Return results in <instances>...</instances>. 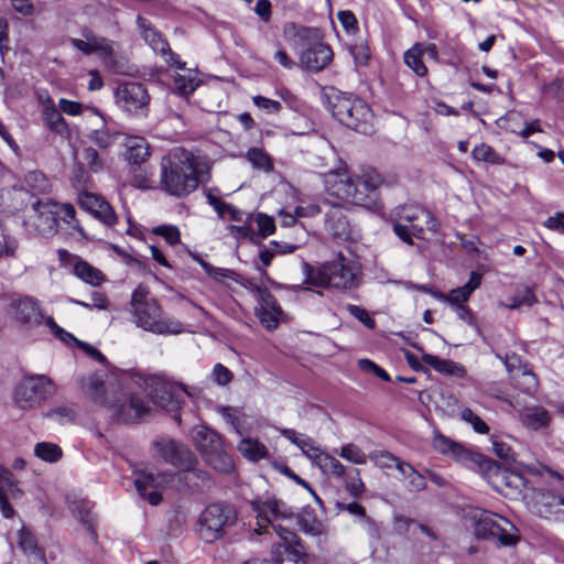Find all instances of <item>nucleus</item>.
<instances>
[{
  "label": "nucleus",
  "mask_w": 564,
  "mask_h": 564,
  "mask_svg": "<svg viewBox=\"0 0 564 564\" xmlns=\"http://www.w3.org/2000/svg\"><path fill=\"white\" fill-rule=\"evenodd\" d=\"M210 163L206 156L183 147L171 149L160 162V188L165 194L185 198L200 183L209 180Z\"/></svg>",
  "instance_id": "obj_1"
},
{
  "label": "nucleus",
  "mask_w": 564,
  "mask_h": 564,
  "mask_svg": "<svg viewBox=\"0 0 564 564\" xmlns=\"http://www.w3.org/2000/svg\"><path fill=\"white\" fill-rule=\"evenodd\" d=\"M80 389L94 403L113 409L112 415L123 423H133L150 411L142 398L126 395L121 383L113 377L104 379L99 373L89 375L80 379Z\"/></svg>",
  "instance_id": "obj_2"
},
{
  "label": "nucleus",
  "mask_w": 564,
  "mask_h": 564,
  "mask_svg": "<svg viewBox=\"0 0 564 564\" xmlns=\"http://www.w3.org/2000/svg\"><path fill=\"white\" fill-rule=\"evenodd\" d=\"M283 36L293 48L302 47L300 66L307 72L319 73L334 59L332 47L323 41L316 28L289 22L283 26Z\"/></svg>",
  "instance_id": "obj_3"
},
{
  "label": "nucleus",
  "mask_w": 564,
  "mask_h": 564,
  "mask_svg": "<svg viewBox=\"0 0 564 564\" xmlns=\"http://www.w3.org/2000/svg\"><path fill=\"white\" fill-rule=\"evenodd\" d=\"M131 313L138 327L156 335H178L184 325L177 318L164 314L149 288L139 284L131 295Z\"/></svg>",
  "instance_id": "obj_4"
},
{
  "label": "nucleus",
  "mask_w": 564,
  "mask_h": 564,
  "mask_svg": "<svg viewBox=\"0 0 564 564\" xmlns=\"http://www.w3.org/2000/svg\"><path fill=\"white\" fill-rule=\"evenodd\" d=\"M31 212L32 214L24 221L30 232L45 238L53 237L58 231V221L61 220L85 237L72 204H61L51 198L36 199L31 205Z\"/></svg>",
  "instance_id": "obj_5"
},
{
  "label": "nucleus",
  "mask_w": 564,
  "mask_h": 564,
  "mask_svg": "<svg viewBox=\"0 0 564 564\" xmlns=\"http://www.w3.org/2000/svg\"><path fill=\"white\" fill-rule=\"evenodd\" d=\"M536 474L545 479L549 487L532 491L528 501L530 511L547 521L564 523V477L546 466Z\"/></svg>",
  "instance_id": "obj_6"
},
{
  "label": "nucleus",
  "mask_w": 564,
  "mask_h": 564,
  "mask_svg": "<svg viewBox=\"0 0 564 564\" xmlns=\"http://www.w3.org/2000/svg\"><path fill=\"white\" fill-rule=\"evenodd\" d=\"M332 111L333 116L349 129L362 134H370L373 130L372 111L360 98L351 95L336 96Z\"/></svg>",
  "instance_id": "obj_7"
},
{
  "label": "nucleus",
  "mask_w": 564,
  "mask_h": 564,
  "mask_svg": "<svg viewBox=\"0 0 564 564\" xmlns=\"http://www.w3.org/2000/svg\"><path fill=\"white\" fill-rule=\"evenodd\" d=\"M306 282L323 288L349 289L355 284L356 275L352 269L346 263L341 253L337 259L326 262L317 268L304 263Z\"/></svg>",
  "instance_id": "obj_8"
},
{
  "label": "nucleus",
  "mask_w": 564,
  "mask_h": 564,
  "mask_svg": "<svg viewBox=\"0 0 564 564\" xmlns=\"http://www.w3.org/2000/svg\"><path fill=\"white\" fill-rule=\"evenodd\" d=\"M238 514L231 505L212 503L198 518L197 532L202 540L212 543L220 539L226 529L235 525Z\"/></svg>",
  "instance_id": "obj_9"
},
{
  "label": "nucleus",
  "mask_w": 564,
  "mask_h": 564,
  "mask_svg": "<svg viewBox=\"0 0 564 564\" xmlns=\"http://www.w3.org/2000/svg\"><path fill=\"white\" fill-rule=\"evenodd\" d=\"M433 446L440 453L451 455L469 469L478 471L485 477L498 475L500 470V466L495 460L487 458L482 454L470 452L442 434L434 436Z\"/></svg>",
  "instance_id": "obj_10"
},
{
  "label": "nucleus",
  "mask_w": 564,
  "mask_h": 564,
  "mask_svg": "<svg viewBox=\"0 0 564 564\" xmlns=\"http://www.w3.org/2000/svg\"><path fill=\"white\" fill-rule=\"evenodd\" d=\"M153 444L164 462L184 470V479L186 481H191L195 477L202 481V485L209 482L207 473L194 467L196 458L188 448L178 445L170 438H160Z\"/></svg>",
  "instance_id": "obj_11"
},
{
  "label": "nucleus",
  "mask_w": 564,
  "mask_h": 564,
  "mask_svg": "<svg viewBox=\"0 0 564 564\" xmlns=\"http://www.w3.org/2000/svg\"><path fill=\"white\" fill-rule=\"evenodd\" d=\"M54 384L45 375L25 376L15 387L14 402L22 410L40 405L52 392Z\"/></svg>",
  "instance_id": "obj_12"
},
{
  "label": "nucleus",
  "mask_w": 564,
  "mask_h": 564,
  "mask_svg": "<svg viewBox=\"0 0 564 564\" xmlns=\"http://www.w3.org/2000/svg\"><path fill=\"white\" fill-rule=\"evenodd\" d=\"M116 102L127 113L137 117H147L150 110V95L141 83L127 82L118 86Z\"/></svg>",
  "instance_id": "obj_13"
},
{
  "label": "nucleus",
  "mask_w": 564,
  "mask_h": 564,
  "mask_svg": "<svg viewBox=\"0 0 564 564\" xmlns=\"http://www.w3.org/2000/svg\"><path fill=\"white\" fill-rule=\"evenodd\" d=\"M252 511L257 513L258 528L256 532L262 534L269 524H274V521L291 519L293 517V510L285 502L275 497H269L267 499H254L250 502Z\"/></svg>",
  "instance_id": "obj_14"
},
{
  "label": "nucleus",
  "mask_w": 564,
  "mask_h": 564,
  "mask_svg": "<svg viewBox=\"0 0 564 564\" xmlns=\"http://www.w3.org/2000/svg\"><path fill=\"white\" fill-rule=\"evenodd\" d=\"M381 183V176L373 169L368 167L362 170L360 175L354 176L349 203L371 207L376 203L377 191Z\"/></svg>",
  "instance_id": "obj_15"
},
{
  "label": "nucleus",
  "mask_w": 564,
  "mask_h": 564,
  "mask_svg": "<svg viewBox=\"0 0 564 564\" xmlns=\"http://www.w3.org/2000/svg\"><path fill=\"white\" fill-rule=\"evenodd\" d=\"M137 24L141 31L142 37L148 45L165 59L170 66H175L180 69L185 68V63L181 62L180 56L173 53L170 45L162 34L155 30L151 22L142 15L137 17Z\"/></svg>",
  "instance_id": "obj_16"
},
{
  "label": "nucleus",
  "mask_w": 564,
  "mask_h": 564,
  "mask_svg": "<svg viewBox=\"0 0 564 564\" xmlns=\"http://www.w3.org/2000/svg\"><path fill=\"white\" fill-rule=\"evenodd\" d=\"M325 229L336 240L349 241L356 238L347 212L340 205H330L325 213Z\"/></svg>",
  "instance_id": "obj_17"
},
{
  "label": "nucleus",
  "mask_w": 564,
  "mask_h": 564,
  "mask_svg": "<svg viewBox=\"0 0 564 564\" xmlns=\"http://www.w3.org/2000/svg\"><path fill=\"white\" fill-rule=\"evenodd\" d=\"M78 204L84 210L109 228H112L118 221L112 206L97 194L82 192L78 195Z\"/></svg>",
  "instance_id": "obj_18"
},
{
  "label": "nucleus",
  "mask_w": 564,
  "mask_h": 564,
  "mask_svg": "<svg viewBox=\"0 0 564 564\" xmlns=\"http://www.w3.org/2000/svg\"><path fill=\"white\" fill-rule=\"evenodd\" d=\"M181 392L185 387L178 383L159 382L150 391L152 402L167 411H176L183 402Z\"/></svg>",
  "instance_id": "obj_19"
},
{
  "label": "nucleus",
  "mask_w": 564,
  "mask_h": 564,
  "mask_svg": "<svg viewBox=\"0 0 564 564\" xmlns=\"http://www.w3.org/2000/svg\"><path fill=\"white\" fill-rule=\"evenodd\" d=\"M14 318L22 325L33 328L42 323L46 316L43 314L39 302L31 296H23L12 303Z\"/></svg>",
  "instance_id": "obj_20"
},
{
  "label": "nucleus",
  "mask_w": 564,
  "mask_h": 564,
  "mask_svg": "<svg viewBox=\"0 0 564 564\" xmlns=\"http://www.w3.org/2000/svg\"><path fill=\"white\" fill-rule=\"evenodd\" d=\"M40 102L42 105L41 120L43 126L62 138H68L70 135L68 124L53 99L47 95L45 98L40 97Z\"/></svg>",
  "instance_id": "obj_21"
},
{
  "label": "nucleus",
  "mask_w": 564,
  "mask_h": 564,
  "mask_svg": "<svg viewBox=\"0 0 564 564\" xmlns=\"http://www.w3.org/2000/svg\"><path fill=\"white\" fill-rule=\"evenodd\" d=\"M354 176L346 171H330L324 176L325 189L330 196L349 203Z\"/></svg>",
  "instance_id": "obj_22"
},
{
  "label": "nucleus",
  "mask_w": 564,
  "mask_h": 564,
  "mask_svg": "<svg viewBox=\"0 0 564 564\" xmlns=\"http://www.w3.org/2000/svg\"><path fill=\"white\" fill-rule=\"evenodd\" d=\"M159 478H162L163 481H170L172 480V475L166 473L158 475L148 473L143 474L142 477L134 481L139 495L147 499L152 506H158L162 500V495L158 490L160 485Z\"/></svg>",
  "instance_id": "obj_23"
},
{
  "label": "nucleus",
  "mask_w": 564,
  "mask_h": 564,
  "mask_svg": "<svg viewBox=\"0 0 564 564\" xmlns=\"http://www.w3.org/2000/svg\"><path fill=\"white\" fill-rule=\"evenodd\" d=\"M123 145L126 147V159L132 165H141L151 156L150 145L141 135L127 134Z\"/></svg>",
  "instance_id": "obj_24"
},
{
  "label": "nucleus",
  "mask_w": 564,
  "mask_h": 564,
  "mask_svg": "<svg viewBox=\"0 0 564 564\" xmlns=\"http://www.w3.org/2000/svg\"><path fill=\"white\" fill-rule=\"evenodd\" d=\"M399 219L409 226H412V224H419V220L423 219L427 229L432 232H437L440 228V221L429 209L422 206H403L399 213Z\"/></svg>",
  "instance_id": "obj_25"
},
{
  "label": "nucleus",
  "mask_w": 564,
  "mask_h": 564,
  "mask_svg": "<svg viewBox=\"0 0 564 564\" xmlns=\"http://www.w3.org/2000/svg\"><path fill=\"white\" fill-rule=\"evenodd\" d=\"M521 423L529 430L539 431L550 426L552 415L543 406L525 408L519 415Z\"/></svg>",
  "instance_id": "obj_26"
},
{
  "label": "nucleus",
  "mask_w": 564,
  "mask_h": 564,
  "mask_svg": "<svg viewBox=\"0 0 564 564\" xmlns=\"http://www.w3.org/2000/svg\"><path fill=\"white\" fill-rule=\"evenodd\" d=\"M499 517L500 514L488 510H475L471 514L474 535L477 539L490 540L492 536V528L495 527L496 520Z\"/></svg>",
  "instance_id": "obj_27"
},
{
  "label": "nucleus",
  "mask_w": 564,
  "mask_h": 564,
  "mask_svg": "<svg viewBox=\"0 0 564 564\" xmlns=\"http://www.w3.org/2000/svg\"><path fill=\"white\" fill-rule=\"evenodd\" d=\"M193 440L203 456L223 447V440L220 435L206 426H197L194 430Z\"/></svg>",
  "instance_id": "obj_28"
},
{
  "label": "nucleus",
  "mask_w": 564,
  "mask_h": 564,
  "mask_svg": "<svg viewBox=\"0 0 564 564\" xmlns=\"http://www.w3.org/2000/svg\"><path fill=\"white\" fill-rule=\"evenodd\" d=\"M490 540H497L500 546H513L519 541V530L509 519L500 516L492 528Z\"/></svg>",
  "instance_id": "obj_29"
},
{
  "label": "nucleus",
  "mask_w": 564,
  "mask_h": 564,
  "mask_svg": "<svg viewBox=\"0 0 564 564\" xmlns=\"http://www.w3.org/2000/svg\"><path fill=\"white\" fill-rule=\"evenodd\" d=\"M482 275L476 271H473L469 275V280L464 285L453 289L447 293L448 304L454 307L456 305H464L481 284Z\"/></svg>",
  "instance_id": "obj_30"
},
{
  "label": "nucleus",
  "mask_w": 564,
  "mask_h": 564,
  "mask_svg": "<svg viewBox=\"0 0 564 564\" xmlns=\"http://www.w3.org/2000/svg\"><path fill=\"white\" fill-rule=\"evenodd\" d=\"M18 545L31 564H45L44 553L31 532L25 529L20 530Z\"/></svg>",
  "instance_id": "obj_31"
},
{
  "label": "nucleus",
  "mask_w": 564,
  "mask_h": 564,
  "mask_svg": "<svg viewBox=\"0 0 564 564\" xmlns=\"http://www.w3.org/2000/svg\"><path fill=\"white\" fill-rule=\"evenodd\" d=\"M422 360L440 373L463 378L466 375V369L460 364L453 360L442 359L431 354H424Z\"/></svg>",
  "instance_id": "obj_32"
},
{
  "label": "nucleus",
  "mask_w": 564,
  "mask_h": 564,
  "mask_svg": "<svg viewBox=\"0 0 564 564\" xmlns=\"http://www.w3.org/2000/svg\"><path fill=\"white\" fill-rule=\"evenodd\" d=\"M303 546L285 549L282 546L271 547V558L274 564H307Z\"/></svg>",
  "instance_id": "obj_33"
},
{
  "label": "nucleus",
  "mask_w": 564,
  "mask_h": 564,
  "mask_svg": "<svg viewBox=\"0 0 564 564\" xmlns=\"http://www.w3.org/2000/svg\"><path fill=\"white\" fill-rule=\"evenodd\" d=\"M297 524L305 534L321 536L326 533L324 524L317 519L312 509H303L297 514Z\"/></svg>",
  "instance_id": "obj_34"
},
{
  "label": "nucleus",
  "mask_w": 564,
  "mask_h": 564,
  "mask_svg": "<svg viewBox=\"0 0 564 564\" xmlns=\"http://www.w3.org/2000/svg\"><path fill=\"white\" fill-rule=\"evenodd\" d=\"M74 274L83 282L93 286L100 285L106 279L105 274L99 269L80 259L74 264Z\"/></svg>",
  "instance_id": "obj_35"
},
{
  "label": "nucleus",
  "mask_w": 564,
  "mask_h": 564,
  "mask_svg": "<svg viewBox=\"0 0 564 564\" xmlns=\"http://www.w3.org/2000/svg\"><path fill=\"white\" fill-rule=\"evenodd\" d=\"M424 54V45L421 43H416L411 48H409L403 56L405 65L410 69H412L415 75L420 77H424L427 74V67L423 62Z\"/></svg>",
  "instance_id": "obj_36"
},
{
  "label": "nucleus",
  "mask_w": 564,
  "mask_h": 564,
  "mask_svg": "<svg viewBox=\"0 0 564 564\" xmlns=\"http://www.w3.org/2000/svg\"><path fill=\"white\" fill-rule=\"evenodd\" d=\"M281 434L291 443L295 444L310 459H313L314 454L319 451V447L315 445L313 438L295 430L284 429L281 431Z\"/></svg>",
  "instance_id": "obj_37"
},
{
  "label": "nucleus",
  "mask_w": 564,
  "mask_h": 564,
  "mask_svg": "<svg viewBox=\"0 0 564 564\" xmlns=\"http://www.w3.org/2000/svg\"><path fill=\"white\" fill-rule=\"evenodd\" d=\"M324 474H329L335 477H343L345 474V466L335 457L323 452L321 448L314 454L312 459Z\"/></svg>",
  "instance_id": "obj_38"
},
{
  "label": "nucleus",
  "mask_w": 564,
  "mask_h": 564,
  "mask_svg": "<svg viewBox=\"0 0 564 564\" xmlns=\"http://www.w3.org/2000/svg\"><path fill=\"white\" fill-rule=\"evenodd\" d=\"M511 381L514 388L529 395H533L539 387L538 377L531 366L524 368Z\"/></svg>",
  "instance_id": "obj_39"
},
{
  "label": "nucleus",
  "mask_w": 564,
  "mask_h": 564,
  "mask_svg": "<svg viewBox=\"0 0 564 564\" xmlns=\"http://www.w3.org/2000/svg\"><path fill=\"white\" fill-rule=\"evenodd\" d=\"M82 34L91 47L93 53H99L102 58H111L113 56L112 41L98 36L88 29L83 30Z\"/></svg>",
  "instance_id": "obj_40"
},
{
  "label": "nucleus",
  "mask_w": 564,
  "mask_h": 564,
  "mask_svg": "<svg viewBox=\"0 0 564 564\" xmlns=\"http://www.w3.org/2000/svg\"><path fill=\"white\" fill-rule=\"evenodd\" d=\"M392 229L398 238L410 246L413 245V238L422 239L424 235V228L421 224L409 226L400 219L393 223Z\"/></svg>",
  "instance_id": "obj_41"
},
{
  "label": "nucleus",
  "mask_w": 564,
  "mask_h": 564,
  "mask_svg": "<svg viewBox=\"0 0 564 564\" xmlns=\"http://www.w3.org/2000/svg\"><path fill=\"white\" fill-rule=\"evenodd\" d=\"M74 516L86 527L93 542L97 541L95 530V514L91 512L89 503L86 501L76 502L72 509Z\"/></svg>",
  "instance_id": "obj_42"
},
{
  "label": "nucleus",
  "mask_w": 564,
  "mask_h": 564,
  "mask_svg": "<svg viewBox=\"0 0 564 564\" xmlns=\"http://www.w3.org/2000/svg\"><path fill=\"white\" fill-rule=\"evenodd\" d=\"M24 181L32 195H47L52 191L50 180L40 171L26 173Z\"/></svg>",
  "instance_id": "obj_43"
},
{
  "label": "nucleus",
  "mask_w": 564,
  "mask_h": 564,
  "mask_svg": "<svg viewBox=\"0 0 564 564\" xmlns=\"http://www.w3.org/2000/svg\"><path fill=\"white\" fill-rule=\"evenodd\" d=\"M239 452L249 460L258 462L268 456L267 447L257 440L243 438L238 445Z\"/></svg>",
  "instance_id": "obj_44"
},
{
  "label": "nucleus",
  "mask_w": 564,
  "mask_h": 564,
  "mask_svg": "<svg viewBox=\"0 0 564 564\" xmlns=\"http://www.w3.org/2000/svg\"><path fill=\"white\" fill-rule=\"evenodd\" d=\"M205 460L217 471L223 474H229L234 470V462L232 458L224 451L223 447H219L218 451L209 453L204 456Z\"/></svg>",
  "instance_id": "obj_45"
},
{
  "label": "nucleus",
  "mask_w": 564,
  "mask_h": 564,
  "mask_svg": "<svg viewBox=\"0 0 564 564\" xmlns=\"http://www.w3.org/2000/svg\"><path fill=\"white\" fill-rule=\"evenodd\" d=\"M471 156L477 162H485L492 165H501L505 159L489 144L480 143L471 151Z\"/></svg>",
  "instance_id": "obj_46"
},
{
  "label": "nucleus",
  "mask_w": 564,
  "mask_h": 564,
  "mask_svg": "<svg viewBox=\"0 0 564 564\" xmlns=\"http://www.w3.org/2000/svg\"><path fill=\"white\" fill-rule=\"evenodd\" d=\"M118 134V132H112L106 126H104L99 129L93 130L88 134V138L100 149L107 150L116 142Z\"/></svg>",
  "instance_id": "obj_47"
},
{
  "label": "nucleus",
  "mask_w": 564,
  "mask_h": 564,
  "mask_svg": "<svg viewBox=\"0 0 564 564\" xmlns=\"http://www.w3.org/2000/svg\"><path fill=\"white\" fill-rule=\"evenodd\" d=\"M34 454L42 460L55 463L61 459L63 452L62 448L56 444L41 442L35 445Z\"/></svg>",
  "instance_id": "obj_48"
},
{
  "label": "nucleus",
  "mask_w": 564,
  "mask_h": 564,
  "mask_svg": "<svg viewBox=\"0 0 564 564\" xmlns=\"http://www.w3.org/2000/svg\"><path fill=\"white\" fill-rule=\"evenodd\" d=\"M246 158L254 169L263 170L265 172H269L273 169V164L269 154L265 153L262 149H249L247 151Z\"/></svg>",
  "instance_id": "obj_49"
},
{
  "label": "nucleus",
  "mask_w": 564,
  "mask_h": 564,
  "mask_svg": "<svg viewBox=\"0 0 564 564\" xmlns=\"http://www.w3.org/2000/svg\"><path fill=\"white\" fill-rule=\"evenodd\" d=\"M511 303L508 307L511 310L519 308L520 306H532L538 302L534 291L530 286L519 288L517 294L510 299Z\"/></svg>",
  "instance_id": "obj_50"
},
{
  "label": "nucleus",
  "mask_w": 564,
  "mask_h": 564,
  "mask_svg": "<svg viewBox=\"0 0 564 564\" xmlns=\"http://www.w3.org/2000/svg\"><path fill=\"white\" fill-rule=\"evenodd\" d=\"M349 51L357 66H367L369 64L371 53L367 41H357L350 45Z\"/></svg>",
  "instance_id": "obj_51"
},
{
  "label": "nucleus",
  "mask_w": 564,
  "mask_h": 564,
  "mask_svg": "<svg viewBox=\"0 0 564 564\" xmlns=\"http://www.w3.org/2000/svg\"><path fill=\"white\" fill-rule=\"evenodd\" d=\"M500 360L503 362L510 379H513L518 373H520L524 368L529 367L530 364L523 362L521 357L517 354H506L503 357L497 355Z\"/></svg>",
  "instance_id": "obj_52"
},
{
  "label": "nucleus",
  "mask_w": 564,
  "mask_h": 564,
  "mask_svg": "<svg viewBox=\"0 0 564 564\" xmlns=\"http://www.w3.org/2000/svg\"><path fill=\"white\" fill-rule=\"evenodd\" d=\"M272 528L283 542L280 544H273L272 546H282L285 549L302 546L300 538L294 532L280 524H272Z\"/></svg>",
  "instance_id": "obj_53"
},
{
  "label": "nucleus",
  "mask_w": 564,
  "mask_h": 564,
  "mask_svg": "<svg viewBox=\"0 0 564 564\" xmlns=\"http://www.w3.org/2000/svg\"><path fill=\"white\" fill-rule=\"evenodd\" d=\"M339 455L354 464L364 465L367 463V455L355 444H346L340 448Z\"/></svg>",
  "instance_id": "obj_54"
},
{
  "label": "nucleus",
  "mask_w": 564,
  "mask_h": 564,
  "mask_svg": "<svg viewBox=\"0 0 564 564\" xmlns=\"http://www.w3.org/2000/svg\"><path fill=\"white\" fill-rule=\"evenodd\" d=\"M460 419L467 423H469L474 431L479 434H488L489 426L487 423L477 415L473 410L466 408L460 412Z\"/></svg>",
  "instance_id": "obj_55"
},
{
  "label": "nucleus",
  "mask_w": 564,
  "mask_h": 564,
  "mask_svg": "<svg viewBox=\"0 0 564 564\" xmlns=\"http://www.w3.org/2000/svg\"><path fill=\"white\" fill-rule=\"evenodd\" d=\"M345 488L354 498H360L365 491V484L359 476L358 469H352V474H348L345 479Z\"/></svg>",
  "instance_id": "obj_56"
},
{
  "label": "nucleus",
  "mask_w": 564,
  "mask_h": 564,
  "mask_svg": "<svg viewBox=\"0 0 564 564\" xmlns=\"http://www.w3.org/2000/svg\"><path fill=\"white\" fill-rule=\"evenodd\" d=\"M204 271L206 274L210 278H213L216 281H223L225 279L232 280L236 282H239V274L230 269L226 268H216L212 264H205Z\"/></svg>",
  "instance_id": "obj_57"
},
{
  "label": "nucleus",
  "mask_w": 564,
  "mask_h": 564,
  "mask_svg": "<svg viewBox=\"0 0 564 564\" xmlns=\"http://www.w3.org/2000/svg\"><path fill=\"white\" fill-rule=\"evenodd\" d=\"M330 205L332 204L327 199H324L321 203H311L307 205L297 206L295 208V215L301 218L314 217L322 213L325 208H329Z\"/></svg>",
  "instance_id": "obj_58"
},
{
  "label": "nucleus",
  "mask_w": 564,
  "mask_h": 564,
  "mask_svg": "<svg viewBox=\"0 0 564 564\" xmlns=\"http://www.w3.org/2000/svg\"><path fill=\"white\" fill-rule=\"evenodd\" d=\"M153 234L163 237L171 246L177 245L181 240L180 230L175 226L162 225L154 227Z\"/></svg>",
  "instance_id": "obj_59"
},
{
  "label": "nucleus",
  "mask_w": 564,
  "mask_h": 564,
  "mask_svg": "<svg viewBox=\"0 0 564 564\" xmlns=\"http://www.w3.org/2000/svg\"><path fill=\"white\" fill-rule=\"evenodd\" d=\"M254 311L261 325L269 330L275 329L279 325V318L284 315L275 314L273 311H265L264 308H256Z\"/></svg>",
  "instance_id": "obj_60"
},
{
  "label": "nucleus",
  "mask_w": 564,
  "mask_h": 564,
  "mask_svg": "<svg viewBox=\"0 0 564 564\" xmlns=\"http://www.w3.org/2000/svg\"><path fill=\"white\" fill-rule=\"evenodd\" d=\"M213 381L220 387L229 384L234 379V373L223 364H216L212 371Z\"/></svg>",
  "instance_id": "obj_61"
},
{
  "label": "nucleus",
  "mask_w": 564,
  "mask_h": 564,
  "mask_svg": "<svg viewBox=\"0 0 564 564\" xmlns=\"http://www.w3.org/2000/svg\"><path fill=\"white\" fill-rule=\"evenodd\" d=\"M83 158L88 165L89 170L94 173H98L102 170L104 163L98 151L93 147H87L83 151Z\"/></svg>",
  "instance_id": "obj_62"
},
{
  "label": "nucleus",
  "mask_w": 564,
  "mask_h": 564,
  "mask_svg": "<svg viewBox=\"0 0 564 564\" xmlns=\"http://www.w3.org/2000/svg\"><path fill=\"white\" fill-rule=\"evenodd\" d=\"M256 107L263 110L269 115L279 113L282 109V104L278 100L269 99L264 96L258 95L252 98Z\"/></svg>",
  "instance_id": "obj_63"
},
{
  "label": "nucleus",
  "mask_w": 564,
  "mask_h": 564,
  "mask_svg": "<svg viewBox=\"0 0 564 564\" xmlns=\"http://www.w3.org/2000/svg\"><path fill=\"white\" fill-rule=\"evenodd\" d=\"M75 411L67 406H57L46 413V417L57 421L61 424H66L75 420Z\"/></svg>",
  "instance_id": "obj_64"
}]
</instances>
